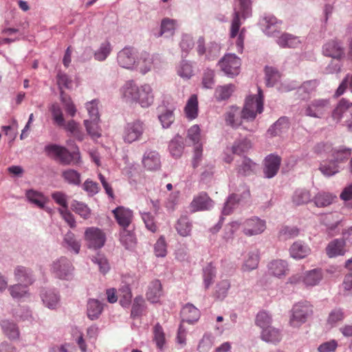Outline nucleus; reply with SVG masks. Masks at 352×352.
<instances>
[{"instance_id":"f257e3e1","label":"nucleus","mask_w":352,"mask_h":352,"mask_svg":"<svg viewBox=\"0 0 352 352\" xmlns=\"http://www.w3.org/2000/svg\"><path fill=\"white\" fill-rule=\"evenodd\" d=\"M120 94L126 102L139 104L143 108H148L154 102V94L151 86L144 84L138 86L129 80L121 87Z\"/></svg>"},{"instance_id":"f03ea898","label":"nucleus","mask_w":352,"mask_h":352,"mask_svg":"<svg viewBox=\"0 0 352 352\" xmlns=\"http://www.w3.org/2000/svg\"><path fill=\"white\" fill-rule=\"evenodd\" d=\"M239 3L241 8L240 10H234V11L230 28L229 36L230 38L236 37L235 43L237 52L241 54L244 48L246 30L245 28H241L242 24L241 19V17L245 19L244 14L249 8L250 0H239Z\"/></svg>"},{"instance_id":"7ed1b4c3","label":"nucleus","mask_w":352,"mask_h":352,"mask_svg":"<svg viewBox=\"0 0 352 352\" xmlns=\"http://www.w3.org/2000/svg\"><path fill=\"white\" fill-rule=\"evenodd\" d=\"M263 110V96L262 90L258 88V95L250 96L245 100L244 107L241 111V118L253 120L257 113Z\"/></svg>"},{"instance_id":"20e7f679","label":"nucleus","mask_w":352,"mask_h":352,"mask_svg":"<svg viewBox=\"0 0 352 352\" xmlns=\"http://www.w3.org/2000/svg\"><path fill=\"white\" fill-rule=\"evenodd\" d=\"M313 314V307L307 301L299 302L295 304L292 309L289 319L290 325L299 327L305 323Z\"/></svg>"},{"instance_id":"39448f33","label":"nucleus","mask_w":352,"mask_h":352,"mask_svg":"<svg viewBox=\"0 0 352 352\" xmlns=\"http://www.w3.org/2000/svg\"><path fill=\"white\" fill-rule=\"evenodd\" d=\"M44 151L46 155L65 165L69 164L72 162L74 156L79 154L78 152L72 154L65 147L54 144L46 145Z\"/></svg>"},{"instance_id":"423d86ee","label":"nucleus","mask_w":352,"mask_h":352,"mask_svg":"<svg viewBox=\"0 0 352 352\" xmlns=\"http://www.w3.org/2000/svg\"><path fill=\"white\" fill-rule=\"evenodd\" d=\"M330 109L329 100L318 98L310 102L305 110V113L307 116L322 118L329 113Z\"/></svg>"},{"instance_id":"0eeeda50","label":"nucleus","mask_w":352,"mask_h":352,"mask_svg":"<svg viewBox=\"0 0 352 352\" xmlns=\"http://www.w3.org/2000/svg\"><path fill=\"white\" fill-rule=\"evenodd\" d=\"M84 239L89 248L97 250L104 246L106 234L98 228L90 227L85 230Z\"/></svg>"},{"instance_id":"6e6552de","label":"nucleus","mask_w":352,"mask_h":352,"mask_svg":"<svg viewBox=\"0 0 352 352\" xmlns=\"http://www.w3.org/2000/svg\"><path fill=\"white\" fill-rule=\"evenodd\" d=\"M221 70L228 76L234 77L240 73L241 59L232 54H226L219 62Z\"/></svg>"},{"instance_id":"1a4fd4ad","label":"nucleus","mask_w":352,"mask_h":352,"mask_svg":"<svg viewBox=\"0 0 352 352\" xmlns=\"http://www.w3.org/2000/svg\"><path fill=\"white\" fill-rule=\"evenodd\" d=\"M160 62L157 55H151L146 52H142L137 57L135 69L144 74L155 68Z\"/></svg>"},{"instance_id":"9d476101","label":"nucleus","mask_w":352,"mask_h":352,"mask_svg":"<svg viewBox=\"0 0 352 352\" xmlns=\"http://www.w3.org/2000/svg\"><path fill=\"white\" fill-rule=\"evenodd\" d=\"M137 50L133 47H125L121 50L117 56L119 65L123 68L135 69L137 60Z\"/></svg>"},{"instance_id":"9b49d317","label":"nucleus","mask_w":352,"mask_h":352,"mask_svg":"<svg viewBox=\"0 0 352 352\" xmlns=\"http://www.w3.org/2000/svg\"><path fill=\"white\" fill-rule=\"evenodd\" d=\"M322 278V270L320 269H314L307 271L303 277L298 274L292 276L289 278V282L292 284H296L302 281L307 286H315L320 283Z\"/></svg>"},{"instance_id":"f8f14e48","label":"nucleus","mask_w":352,"mask_h":352,"mask_svg":"<svg viewBox=\"0 0 352 352\" xmlns=\"http://www.w3.org/2000/svg\"><path fill=\"white\" fill-rule=\"evenodd\" d=\"M243 232L248 236L261 234L266 229L265 221L254 217L246 219L242 224Z\"/></svg>"},{"instance_id":"ddd939ff","label":"nucleus","mask_w":352,"mask_h":352,"mask_svg":"<svg viewBox=\"0 0 352 352\" xmlns=\"http://www.w3.org/2000/svg\"><path fill=\"white\" fill-rule=\"evenodd\" d=\"M53 273L60 279H69L72 276L74 267L71 262L65 257H61L54 262Z\"/></svg>"},{"instance_id":"4468645a","label":"nucleus","mask_w":352,"mask_h":352,"mask_svg":"<svg viewBox=\"0 0 352 352\" xmlns=\"http://www.w3.org/2000/svg\"><path fill=\"white\" fill-rule=\"evenodd\" d=\"M214 206L213 200L206 192H201L195 196L190 204L192 212L209 210Z\"/></svg>"},{"instance_id":"2eb2a0df","label":"nucleus","mask_w":352,"mask_h":352,"mask_svg":"<svg viewBox=\"0 0 352 352\" xmlns=\"http://www.w3.org/2000/svg\"><path fill=\"white\" fill-rule=\"evenodd\" d=\"M243 188L241 195L233 193L228 197L222 211L224 215L230 214L239 204L250 199V190L246 187H243Z\"/></svg>"},{"instance_id":"dca6fc26","label":"nucleus","mask_w":352,"mask_h":352,"mask_svg":"<svg viewBox=\"0 0 352 352\" xmlns=\"http://www.w3.org/2000/svg\"><path fill=\"white\" fill-rule=\"evenodd\" d=\"M144 131L143 123L140 121L128 123L124 128L123 139L124 142L131 143L138 140Z\"/></svg>"},{"instance_id":"f3484780","label":"nucleus","mask_w":352,"mask_h":352,"mask_svg":"<svg viewBox=\"0 0 352 352\" xmlns=\"http://www.w3.org/2000/svg\"><path fill=\"white\" fill-rule=\"evenodd\" d=\"M263 32L269 36H276L281 29L282 21L273 15H266L261 21Z\"/></svg>"},{"instance_id":"a211bd4d","label":"nucleus","mask_w":352,"mask_h":352,"mask_svg":"<svg viewBox=\"0 0 352 352\" xmlns=\"http://www.w3.org/2000/svg\"><path fill=\"white\" fill-rule=\"evenodd\" d=\"M322 53L324 56L340 60L344 55V48L339 42L331 40L322 47Z\"/></svg>"},{"instance_id":"6ab92c4d","label":"nucleus","mask_w":352,"mask_h":352,"mask_svg":"<svg viewBox=\"0 0 352 352\" xmlns=\"http://www.w3.org/2000/svg\"><path fill=\"white\" fill-rule=\"evenodd\" d=\"M117 223L124 230L129 226L133 219L132 210L123 206H118L112 211Z\"/></svg>"},{"instance_id":"aec40b11","label":"nucleus","mask_w":352,"mask_h":352,"mask_svg":"<svg viewBox=\"0 0 352 352\" xmlns=\"http://www.w3.org/2000/svg\"><path fill=\"white\" fill-rule=\"evenodd\" d=\"M163 295L162 285L158 279L151 281L146 292V298L151 303H157Z\"/></svg>"},{"instance_id":"412c9836","label":"nucleus","mask_w":352,"mask_h":352,"mask_svg":"<svg viewBox=\"0 0 352 352\" xmlns=\"http://www.w3.org/2000/svg\"><path fill=\"white\" fill-rule=\"evenodd\" d=\"M174 110L173 107L168 108L164 105H160L157 108V117L163 128L170 127L175 121Z\"/></svg>"},{"instance_id":"4be33fe9","label":"nucleus","mask_w":352,"mask_h":352,"mask_svg":"<svg viewBox=\"0 0 352 352\" xmlns=\"http://www.w3.org/2000/svg\"><path fill=\"white\" fill-rule=\"evenodd\" d=\"M281 158L278 155H270L265 160L264 173L267 178H272L279 170Z\"/></svg>"},{"instance_id":"5701e85b","label":"nucleus","mask_w":352,"mask_h":352,"mask_svg":"<svg viewBox=\"0 0 352 352\" xmlns=\"http://www.w3.org/2000/svg\"><path fill=\"white\" fill-rule=\"evenodd\" d=\"M345 245L344 241L341 239H334L327 245L326 253L330 258L343 256L346 252Z\"/></svg>"},{"instance_id":"b1692460","label":"nucleus","mask_w":352,"mask_h":352,"mask_svg":"<svg viewBox=\"0 0 352 352\" xmlns=\"http://www.w3.org/2000/svg\"><path fill=\"white\" fill-rule=\"evenodd\" d=\"M142 164L148 170H158L161 166L158 153L156 151H146L143 156Z\"/></svg>"},{"instance_id":"393cba45","label":"nucleus","mask_w":352,"mask_h":352,"mask_svg":"<svg viewBox=\"0 0 352 352\" xmlns=\"http://www.w3.org/2000/svg\"><path fill=\"white\" fill-rule=\"evenodd\" d=\"M311 252L309 247L302 241L294 242L290 248V254L292 257L296 259L305 258Z\"/></svg>"},{"instance_id":"a878e982","label":"nucleus","mask_w":352,"mask_h":352,"mask_svg":"<svg viewBox=\"0 0 352 352\" xmlns=\"http://www.w3.org/2000/svg\"><path fill=\"white\" fill-rule=\"evenodd\" d=\"M182 322H186L188 323H193L198 320L200 316V313L192 304L186 305L181 311Z\"/></svg>"},{"instance_id":"bb28decb","label":"nucleus","mask_w":352,"mask_h":352,"mask_svg":"<svg viewBox=\"0 0 352 352\" xmlns=\"http://www.w3.org/2000/svg\"><path fill=\"white\" fill-rule=\"evenodd\" d=\"M198 98L195 94L192 95L188 100L184 111L186 118L189 120H195L198 116Z\"/></svg>"},{"instance_id":"cd10ccee","label":"nucleus","mask_w":352,"mask_h":352,"mask_svg":"<svg viewBox=\"0 0 352 352\" xmlns=\"http://www.w3.org/2000/svg\"><path fill=\"white\" fill-rule=\"evenodd\" d=\"M268 271L271 275L276 277L285 276L288 271L287 263L283 260H274L268 265Z\"/></svg>"},{"instance_id":"c85d7f7f","label":"nucleus","mask_w":352,"mask_h":352,"mask_svg":"<svg viewBox=\"0 0 352 352\" xmlns=\"http://www.w3.org/2000/svg\"><path fill=\"white\" fill-rule=\"evenodd\" d=\"M330 152V157L334 163L344 162L347 160L351 155V149L344 146L333 148Z\"/></svg>"},{"instance_id":"c756f323","label":"nucleus","mask_w":352,"mask_h":352,"mask_svg":"<svg viewBox=\"0 0 352 352\" xmlns=\"http://www.w3.org/2000/svg\"><path fill=\"white\" fill-rule=\"evenodd\" d=\"M289 128V122L286 117L280 118L267 131L272 136L280 135Z\"/></svg>"},{"instance_id":"7c9ffc66","label":"nucleus","mask_w":352,"mask_h":352,"mask_svg":"<svg viewBox=\"0 0 352 352\" xmlns=\"http://www.w3.org/2000/svg\"><path fill=\"white\" fill-rule=\"evenodd\" d=\"M278 45L281 47L295 48L300 44L298 37L289 34H282L276 41Z\"/></svg>"},{"instance_id":"2f4dec72","label":"nucleus","mask_w":352,"mask_h":352,"mask_svg":"<svg viewBox=\"0 0 352 352\" xmlns=\"http://www.w3.org/2000/svg\"><path fill=\"white\" fill-rule=\"evenodd\" d=\"M25 197L30 203L39 208H44L45 204L48 201L43 193L32 189L26 191Z\"/></svg>"},{"instance_id":"473e14b6","label":"nucleus","mask_w":352,"mask_h":352,"mask_svg":"<svg viewBox=\"0 0 352 352\" xmlns=\"http://www.w3.org/2000/svg\"><path fill=\"white\" fill-rule=\"evenodd\" d=\"M100 118L98 119L85 120L84 125L90 137L95 140L101 136L102 130L99 126Z\"/></svg>"},{"instance_id":"72a5a7b5","label":"nucleus","mask_w":352,"mask_h":352,"mask_svg":"<svg viewBox=\"0 0 352 352\" xmlns=\"http://www.w3.org/2000/svg\"><path fill=\"white\" fill-rule=\"evenodd\" d=\"M177 233L182 236H187L190 234L192 223L187 216H181L175 224Z\"/></svg>"},{"instance_id":"f704fd0d","label":"nucleus","mask_w":352,"mask_h":352,"mask_svg":"<svg viewBox=\"0 0 352 352\" xmlns=\"http://www.w3.org/2000/svg\"><path fill=\"white\" fill-rule=\"evenodd\" d=\"M103 309L102 305L96 299H89L87 302V314L91 320L97 319Z\"/></svg>"},{"instance_id":"c9c22d12","label":"nucleus","mask_w":352,"mask_h":352,"mask_svg":"<svg viewBox=\"0 0 352 352\" xmlns=\"http://www.w3.org/2000/svg\"><path fill=\"white\" fill-rule=\"evenodd\" d=\"M14 276L17 281L24 285H30L33 283L30 271L23 266H18L15 268Z\"/></svg>"},{"instance_id":"e433bc0d","label":"nucleus","mask_w":352,"mask_h":352,"mask_svg":"<svg viewBox=\"0 0 352 352\" xmlns=\"http://www.w3.org/2000/svg\"><path fill=\"white\" fill-rule=\"evenodd\" d=\"M346 111H349L350 113H352V103H349L348 100L342 98L333 111L332 117L334 120L339 121Z\"/></svg>"},{"instance_id":"4c0bfd02","label":"nucleus","mask_w":352,"mask_h":352,"mask_svg":"<svg viewBox=\"0 0 352 352\" xmlns=\"http://www.w3.org/2000/svg\"><path fill=\"white\" fill-rule=\"evenodd\" d=\"M261 338L267 342L276 343L281 340V333L278 329L270 327L262 331Z\"/></svg>"},{"instance_id":"58836bf2","label":"nucleus","mask_w":352,"mask_h":352,"mask_svg":"<svg viewBox=\"0 0 352 352\" xmlns=\"http://www.w3.org/2000/svg\"><path fill=\"white\" fill-rule=\"evenodd\" d=\"M310 200L311 194L309 190L305 189L297 190L292 197V202L296 206L307 204Z\"/></svg>"},{"instance_id":"ea45409f","label":"nucleus","mask_w":352,"mask_h":352,"mask_svg":"<svg viewBox=\"0 0 352 352\" xmlns=\"http://www.w3.org/2000/svg\"><path fill=\"white\" fill-rule=\"evenodd\" d=\"M3 333L10 339H16L19 336V332L16 324L8 320H3L1 323Z\"/></svg>"},{"instance_id":"a19ab883","label":"nucleus","mask_w":352,"mask_h":352,"mask_svg":"<svg viewBox=\"0 0 352 352\" xmlns=\"http://www.w3.org/2000/svg\"><path fill=\"white\" fill-rule=\"evenodd\" d=\"M258 264V256L257 253L250 252L245 259L244 263L242 265V270L243 272H249L257 267Z\"/></svg>"},{"instance_id":"79ce46f5","label":"nucleus","mask_w":352,"mask_h":352,"mask_svg":"<svg viewBox=\"0 0 352 352\" xmlns=\"http://www.w3.org/2000/svg\"><path fill=\"white\" fill-rule=\"evenodd\" d=\"M43 303L50 309H54L59 302L58 296L53 291L49 290L42 294Z\"/></svg>"},{"instance_id":"37998d69","label":"nucleus","mask_w":352,"mask_h":352,"mask_svg":"<svg viewBox=\"0 0 352 352\" xmlns=\"http://www.w3.org/2000/svg\"><path fill=\"white\" fill-rule=\"evenodd\" d=\"M272 321V316L265 311H261L256 316L255 323L263 330L270 327Z\"/></svg>"},{"instance_id":"c03bdc74","label":"nucleus","mask_w":352,"mask_h":352,"mask_svg":"<svg viewBox=\"0 0 352 352\" xmlns=\"http://www.w3.org/2000/svg\"><path fill=\"white\" fill-rule=\"evenodd\" d=\"M112 47L109 41L102 43L99 49L94 53V58L98 61L104 60L111 52Z\"/></svg>"},{"instance_id":"a18cd8bd","label":"nucleus","mask_w":352,"mask_h":352,"mask_svg":"<svg viewBox=\"0 0 352 352\" xmlns=\"http://www.w3.org/2000/svg\"><path fill=\"white\" fill-rule=\"evenodd\" d=\"M299 234V230L296 227L283 226L279 231L278 238L285 241L293 239Z\"/></svg>"},{"instance_id":"49530a36","label":"nucleus","mask_w":352,"mask_h":352,"mask_svg":"<svg viewBox=\"0 0 352 352\" xmlns=\"http://www.w3.org/2000/svg\"><path fill=\"white\" fill-rule=\"evenodd\" d=\"M28 285L19 283L10 286L8 290L13 298L19 299L28 294Z\"/></svg>"},{"instance_id":"de8ad7c7","label":"nucleus","mask_w":352,"mask_h":352,"mask_svg":"<svg viewBox=\"0 0 352 352\" xmlns=\"http://www.w3.org/2000/svg\"><path fill=\"white\" fill-rule=\"evenodd\" d=\"M72 210L85 219H88L91 214V210L84 203L74 201L72 204Z\"/></svg>"},{"instance_id":"09e8293b","label":"nucleus","mask_w":352,"mask_h":352,"mask_svg":"<svg viewBox=\"0 0 352 352\" xmlns=\"http://www.w3.org/2000/svg\"><path fill=\"white\" fill-rule=\"evenodd\" d=\"M64 243L67 245L66 247L67 248L73 250L75 254H78L80 248V244L76 239L74 233L70 231L67 232L64 237Z\"/></svg>"},{"instance_id":"8fccbe9b","label":"nucleus","mask_w":352,"mask_h":352,"mask_svg":"<svg viewBox=\"0 0 352 352\" xmlns=\"http://www.w3.org/2000/svg\"><path fill=\"white\" fill-rule=\"evenodd\" d=\"M177 26V21L169 18H164L161 23L160 35L168 34L173 35Z\"/></svg>"},{"instance_id":"3c124183","label":"nucleus","mask_w":352,"mask_h":352,"mask_svg":"<svg viewBox=\"0 0 352 352\" xmlns=\"http://www.w3.org/2000/svg\"><path fill=\"white\" fill-rule=\"evenodd\" d=\"M230 287V283L228 280H222L216 286L214 296L219 300H223L228 294Z\"/></svg>"},{"instance_id":"603ef678","label":"nucleus","mask_w":352,"mask_h":352,"mask_svg":"<svg viewBox=\"0 0 352 352\" xmlns=\"http://www.w3.org/2000/svg\"><path fill=\"white\" fill-rule=\"evenodd\" d=\"M234 90V86L231 84L218 87L215 91L216 98L219 100H226L230 98Z\"/></svg>"},{"instance_id":"864d4df0","label":"nucleus","mask_w":352,"mask_h":352,"mask_svg":"<svg viewBox=\"0 0 352 352\" xmlns=\"http://www.w3.org/2000/svg\"><path fill=\"white\" fill-rule=\"evenodd\" d=\"M215 276V268L211 264H208L204 269L203 273L204 284L206 289H208L209 287L212 284Z\"/></svg>"},{"instance_id":"5fc2aeb1","label":"nucleus","mask_w":352,"mask_h":352,"mask_svg":"<svg viewBox=\"0 0 352 352\" xmlns=\"http://www.w3.org/2000/svg\"><path fill=\"white\" fill-rule=\"evenodd\" d=\"M332 195L327 192H319L314 197V203L317 207H326L333 201Z\"/></svg>"},{"instance_id":"6e6d98bb","label":"nucleus","mask_w":352,"mask_h":352,"mask_svg":"<svg viewBox=\"0 0 352 352\" xmlns=\"http://www.w3.org/2000/svg\"><path fill=\"white\" fill-rule=\"evenodd\" d=\"M62 177L70 184L79 185L80 183V173L73 169H68L63 171Z\"/></svg>"},{"instance_id":"4d7b16f0","label":"nucleus","mask_w":352,"mask_h":352,"mask_svg":"<svg viewBox=\"0 0 352 352\" xmlns=\"http://www.w3.org/2000/svg\"><path fill=\"white\" fill-rule=\"evenodd\" d=\"M266 85L272 87L280 78L279 72L272 67H265Z\"/></svg>"},{"instance_id":"13d9d810","label":"nucleus","mask_w":352,"mask_h":352,"mask_svg":"<svg viewBox=\"0 0 352 352\" xmlns=\"http://www.w3.org/2000/svg\"><path fill=\"white\" fill-rule=\"evenodd\" d=\"M91 261L98 265L99 270L102 274H105L109 272L110 266L107 258L104 255L98 254L92 257Z\"/></svg>"},{"instance_id":"bf43d9fd","label":"nucleus","mask_w":352,"mask_h":352,"mask_svg":"<svg viewBox=\"0 0 352 352\" xmlns=\"http://www.w3.org/2000/svg\"><path fill=\"white\" fill-rule=\"evenodd\" d=\"M344 318V314L341 309H335L332 310L328 316L327 324L333 327L338 322H341Z\"/></svg>"},{"instance_id":"052dcab7","label":"nucleus","mask_w":352,"mask_h":352,"mask_svg":"<svg viewBox=\"0 0 352 352\" xmlns=\"http://www.w3.org/2000/svg\"><path fill=\"white\" fill-rule=\"evenodd\" d=\"M167 245L164 236H161L154 245V252L157 257H164L167 254Z\"/></svg>"},{"instance_id":"680f3d73","label":"nucleus","mask_w":352,"mask_h":352,"mask_svg":"<svg viewBox=\"0 0 352 352\" xmlns=\"http://www.w3.org/2000/svg\"><path fill=\"white\" fill-rule=\"evenodd\" d=\"M120 241L126 249H130L134 247L136 239L133 233L126 230H124L121 233Z\"/></svg>"},{"instance_id":"e2e57ef3","label":"nucleus","mask_w":352,"mask_h":352,"mask_svg":"<svg viewBox=\"0 0 352 352\" xmlns=\"http://www.w3.org/2000/svg\"><path fill=\"white\" fill-rule=\"evenodd\" d=\"M255 168V164L249 158H243L241 164L239 166V173L243 175L251 174Z\"/></svg>"},{"instance_id":"0e129e2a","label":"nucleus","mask_w":352,"mask_h":352,"mask_svg":"<svg viewBox=\"0 0 352 352\" xmlns=\"http://www.w3.org/2000/svg\"><path fill=\"white\" fill-rule=\"evenodd\" d=\"M251 146L250 141L245 139L241 141L234 142L232 149L233 153L241 155L246 153Z\"/></svg>"},{"instance_id":"69168bd1","label":"nucleus","mask_w":352,"mask_h":352,"mask_svg":"<svg viewBox=\"0 0 352 352\" xmlns=\"http://www.w3.org/2000/svg\"><path fill=\"white\" fill-rule=\"evenodd\" d=\"M145 307V300L142 296H139L135 298L131 309V316L136 317L140 316Z\"/></svg>"},{"instance_id":"338daca9","label":"nucleus","mask_w":352,"mask_h":352,"mask_svg":"<svg viewBox=\"0 0 352 352\" xmlns=\"http://www.w3.org/2000/svg\"><path fill=\"white\" fill-rule=\"evenodd\" d=\"M60 97L61 100L64 104L66 112L72 117H74L76 113V108L72 99L69 96H66L63 91H60Z\"/></svg>"},{"instance_id":"774afa93","label":"nucleus","mask_w":352,"mask_h":352,"mask_svg":"<svg viewBox=\"0 0 352 352\" xmlns=\"http://www.w3.org/2000/svg\"><path fill=\"white\" fill-rule=\"evenodd\" d=\"M120 303L123 307L129 305L131 301L132 294L129 286L124 285L120 289Z\"/></svg>"}]
</instances>
